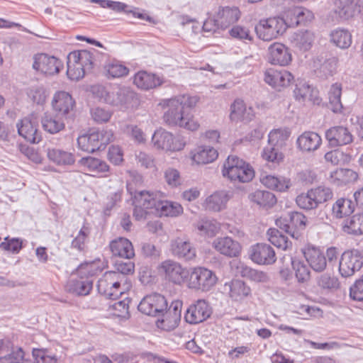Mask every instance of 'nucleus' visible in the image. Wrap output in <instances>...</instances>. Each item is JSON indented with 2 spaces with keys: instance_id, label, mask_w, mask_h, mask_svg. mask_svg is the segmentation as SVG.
I'll use <instances>...</instances> for the list:
<instances>
[{
  "instance_id": "nucleus-1",
  "label": "nucleus",
  "mask_w": 363,
  "mask_h": 363,
  "mask_svg": "<svg viewBox=\"0 0 363 363\" xmlns=\"http://www.w3.org/2000/svg\"><path fill=\"white\" fill-rule=\"evenodd\" d=\"M199 98L188 94L178 95L162 100L160 104L164 111L163 120L169 126H178L191 131H196L200 125L195 121L190 111L196 106Z\"/></svg>"
},
{
  "instance_id": "nucleus-2",
  "label": "nucleus",
  "mask_w": 363,
  "mask_h": 363,
  "mask_svg": "<svg viewBox=\"0 0 363 363\" xmlns=\"http://www.w3.org/2000/svg\"><path fill=\"white\" fill-rule=\"evenodd\" d=\"M128 286L127 277L113 271L104 273L97 283L98 291L112 300L117 299Z\"/></svg>"
},
{
  "instance_id": "nucleus-3",
  "label": "nucleus",
  "mask_w": 363,
  "mask_h": 363,
  "mask_svg": "<svg viewBox=\"0 0 363 363\" xmlns=\"http://www.w3.org/2000/svg\"><path fill=\"white\" fill-rule=\"evenodd\" d=\"M67 77L79 80L94 67V56L90 51L83 50L70 52L67 56Z\"/></svg>"
},
{
  "instance_id": "nucleus-4",
  "label": "nucleus",
  "mask_w": 363,
  "mask_h": 363,
  "mask_svg": "<svg viewBox=\"0 0 363 363\" xmlns=\"http://www.w3.org/2000/svg\"><path fill=\"white\" fill-rule=\"evenodd\" d=\"M113 139L114 135L111 130H101L79 136L77 144L81 150L92 153L104 150Z\"/></svg>"
},
{
  "instance_id": "nucleus-5",
  "label": "nucleus",
  "mask_w": 363,
  "mask_h": 363,
  "mask_svg": "<svg viewBox=\"0 0 363 363\" xmlns=\"http://www.w3.org/2000/svg\"><path fill=\"white\" fill-rule=\"evenodd\" d=\"M286 28L284 18H269L261 20L255 26L257 37L264 41H269L283 34Z\"/></svg>"
},
{
  "instance_id": "nucleus-6",
  "label": "nucleus",
  "mask_w": 363,
  "mask_h": 363,
  "mask_svg": "<svg viewBox=\"0 0 363 363\" xmlns=\"http://www.w3.org/2000/svg\"><path fill=\"white\" fill-rule=\"evenodd\" d=\"M152 143L157 149L171 152L180 151L186 145V140L183 136H174L163 129L157 130L154 133Z\"/></svg>"
},
{
  "instance_id": "nucleus-7",
  "label": "nucleus",
  "mask_w": 363,
  "mask_h": 363,
  "mask_svg": "<svg viewBox=\"0 0 363 363\" xmlns=\"http://www.w3.org/2000/svg\"><path fill=\"white\" fill-rule=\"evenodd\" d=\"M363 266V255L358 250L344 252L339 262V272L342 277L353 276Z\"/></svg>"
},
{
  "instance_id": "nucleus-8",
  "label": "nucleus",
  "mask_w": 363,
  "mask_h": 363,
  "mask_svg": "<svg viewBox=\"0 0 363 363\" xmlns=\"http://www.w3.org/2000/svg\"><path fill=\"white\" fill-rule=\"evenodd\" d=\"M158 269L166 280L177 285L182 284L189 275L186 268L183 267L180 263L172 259L163 261Z\"/></svg>"
},
{
  "instance_id": "nucleus-9",
  "label": "nucleus",
  "mask_w": 363,
  "mask_h": 363,
  "mask_svg": "<svg viewBox=\"0 0 363 363\" xmlns=\"http://www.w3.org/2000/svg\"><path fill=\"white\" fill-rule=\"evenodd\" d=\"M189 276V287L203 291L213 287L217 280L213 272L204 267L194 268Z\"/></svg>"
},
{
  "instance_id": "nucleus-10",
  "label": "nucleus",
  "mask_w": 363,
  "mask_h": 363,
  "mask_svg": "<svg viewBox=\"0 0 363 363\" xmlns=\"http://www.w3.org/2000/svg\"><path fill=\"white\" fill-rule=\"evenodd\" d=\"M138 308L145 315L157 316L167 308V301L164 296L154 293L145 296L140 302Z\"/></svg>"
},
{
  "instance_id": "nucleus-11",
  "label": "nucleus",
  "mask_w": 363,
  "mask_h": 363,
  "mask_svg": "<svg viewBox=\"0 0 363 363\" xmlns=\"http://www.w3.org/2000/svg\"><path fill=\"white\" fill-rule=\"evenodd\" d=\"M212 314V308L207 301L199 299L187 308L184 319L188 323L196 325L207 320Z\"/></svg>"
},
{
  "instance_id": "nucleus-12",
  "label": "nucleus",
  "mask_w": 363,
  "mask_h": 363,
  "mask_svg": "<svg viewBox=\"0 0 363 363\" xmlns=\"http://www.w3.org/2000/svg\"><path fill=\"white\" fill-rule=\"evenodd\" d=\"M62 62L54 56L45 53L35 55L33 68L44 74L53 75L58 73L62 67Z\"/></svg>"
},
{
  "instance_id": "nucleus-13",
  "label": "nucleus",
  "mask_w": 363,
  "mask_h": 363,
  "mask_svg": "<svg viewBox=\"0 0 363 363\" xmlns=\"http://www.w3.org/2000/svg\"><path fill=\"white\" fill-rule=\"evenodd\" d=\"M363 11L362 0H336L334 12L342 21L349 20Z\"/></svg>"
},
{
  "instance_id": "nucleus-14",
  "label": "nucleus",
  "mask_w": 363,
  "mask_h": 363,
  "mask_svg": "<svg viewBox=\"0 0 363 363\" xmlns=\"http://www.w3.org/2000/svg\"><path fill=\"white\" fill-rule=\"evenodd\" d=\"M294 80L293 74L284 69H269L264 73L265 82L278 91L289 86Z\"/></svg>"
},
{
  "instance_id": "nucleus-15",
  "label": "nucleus",
  "mask_w": 363,
  "mask_h": 363,
  "mask_svg": "<svg viewBox=\"0 0 363 363\" xmlns=\"http://www.w3.org/2000/svg\"><path fill=\"white\" fill-rule=\"evenodd\" d=\"M104 101L112 106H124L130 103L134 94L125 87H116L111 90H102Z\"/></svg>"
},
{
  "instance_id": "nucleus-16",
  "label": "nucleus",
  "mask_w": 363,
  "mask_h": 363,
  "mask_svg": "<svg viewBox=\"0 0 363 363\" xmlns=\"http://www.w3.org/2000/svg\"><path fill=\"white\" fill-rule=\"evenodd\" d=\"M182 302L179 300L173 301L169 307L160 315L162 316L161 327L166 330H173L178 326L181 320Z\"/></svg>"
},
{
  "instance_id": "nucleus-17",
  "label": "nucleus",
  "mask_w": 363,
  "mask_h": 363,
  "mask_svg": "<svg viewBox=\"0 0 363 363\" xmlns=\"http://www.w3.org/2000/svg\"><path fill=\"white\" fill-rule=\"evenodd\" d=\"M250 258L258 264H272L277 259L273 247L265 243H257L252 246Z\"/></svg>"
},
{
  "instance_id": "nucleus-18",
  "label": "nucleus",
  "mask_w": 363,
  "mask_h": 363,
  "mask_svg": "<svg viewBox=\"0 0 363 363\" xmlns=\"http://www.w3.org/2000/svg\"><path fill=\"white\" fill-rule=\"evenodd\" d=\"M325 138L330 147H337L350 144L353 135L349 129L342 125L334 126L325 132Z\"/></svg>"
},
{
  "instance_id": "nucleus-19",
  "label": "nucleus",
  "mask_w": 363,
  "mask_h": 363,
  "mask_svg": "<svg viewBox=\"0 0 363 363\" xmlns=\"http://www.w3.org/2000/svg\"><path fill=\"white\" fill-rule=\"evenodd\" d=\"M212 245L220 254L228 257H238L242 250L240 244L229 236L216 238Z\"/></svg>"
},
{
  "instance_id": "nucleus-20",
  "label": "nucleus",
  "mask_w": 363,
  "mask_h": 363,
  "mask_svg": "<svg viewBox=\"0 0 363 363\" xmlns=\"http://www.w3.org/2000/svg\"><path fill=\"white\" fill-rule=\"evenodd\" d=\"M302 252L310 267L316 272H323L327 267V259L324 253L318 248L308 245Z\"/></svg>"
},
{
  "instance_id": "nucleus-21",
  "label": "nucleus",
  "mask_w": 363,
  "mask_h": 363,
  "mask_svg": "<svg viewBox=\"0 0 363 363\" xmlns=\"http://www.w3.org/2000/svg\"><path fill=\"white\" fill-rule=\"evenodd\" d=\"M74 101L72 96L65 91L57 92L52 99L53 109L58 115L67 118L73 111Z\"/></svg>"
},
{
  "instance_id": "nucleus-22",
  "label": "nucleus",
  "mask_w": 363,
  "mask_h": 363,
  "mask_svg": "<svg viewBox=\"0 0 363 363\" xmlns=\"http://www.w3.org/2000/svg\"><path fill=\"white\" fill-rule=\"evenodd\" d=\"M171 251L174 256L186 261L194 259L196 255V249L192 244L179 238L172 241Z\"/></svg>"
},
{
  "instance_id": "nucleus-23",
  "label": "nucleus",
  "mask_w": 363,
  "mask_h": 363,
  "mask_svg": "<svg viewBox=\"0 0 363 363\" xmlns=\"http://www.w3.org/2000/svg\"><path fill=\"white\" fill-rule=\"evenodd\" d=\"M109 247L114 257L130 259L135 256L133 244L127 238L120 237L112 240Z\"/></svg>"
},
{
  "instance_id": "nucleus-24",
  "label": "nucleus",
  "mask_w": 363,
  "mask_h": 363,
  "mask_svg": "<svg viewBox=\"0 0 363 363\" xmlns=\"http://www.w3.org/2000/svg\"><path fill=\"white\" fill-rule=\"evenodd\" d=\"M254 117L253 109L247 107L243 100L236 99L230 106V119L231 121L249 122Z\"/></svg>"
},
{
  "instance_id": "nucleus-25",
  "label": "nucleus",
  "mask_w": 363,
  "mask_h": 363,
  "mask_svg": "<svg viewBox=\"0 0 363 363\" xmlns=\"http://www.w3.org/2000/svg\"><path fill=\"white\" fill-rule=\"evenodd\" d=\"M18 134L30 143H38L41 139L40 133L30 119L25 118L16 125Z\"/></svg>"
},
{
  "instance_id": "nucleus-26",
  "label": "nucleus",
  "mask_w": 363,
  "mask_h": 363,
  "mask_svg": "<svg viewBox=\"0 0 363 363\" xmlns=\"http://www.w3.org/2000/svg\"><path fill=\"white\" fill-rule=\"evenodd\" d=\"M269 60L272 64L281 66L287 65L291 61V54L281 43H275L269 48Z\"/></svg>"
},
{
  "instance_id": "nucleus-27",
  "label": "nucleus",
  "mask_w": 363,
  "mask_h": 363,
  "mask_svg": "<svg viewBox=\"0 0 363 363\" xmlns=\"http://www.w3.org/2000/svg\"><path fill=\"white\" fill-rule=\"evenodd\" d=\"M217 23L221 29H225L236 23L240 18V12L238 7H219L216 14Z\"/></svg>"
},
{
  "instance_id": "nucleus-28",
  "label": "nucleus",
  "mask_w": 363,
  "mask_h": 363,
  "mask_svg": "<svg viewBox=\"0 0 363 363\" xmlns=\"http://www.w3.org/2000/svg\"><path fill=\"white\" fill-rule=\"evenodd\" d=\"M320 136L312 131H306L302 133L297 139L298 147L304 152L316 150L321 145Z\"/></svg>"
},
{
  "instance_id": "nucleus-29",
  "label": "nucleus",
  "mask_w": 363,
  "mask_h": 363,
  "mask_svg": "<svg viewBox=\"0 0 363 363\" xmlns=\"http://www.w3.org/2000/svg\"><path fill=\"white\" fill-rule=\"evenodd\" d=\"M314 41V34L308 30H301L295 32L291 38L292 45L301 51H307L312 47Z\"/></svg>"
},
{
  "instance_id": "nucleus-30",
  "label": "nucleus",
  "mask_w": 363,
  "mask_h": 363,
  "mask_svg": "<svg viewBox=\"0 0 363 363\" xmlns=\"http://www.w3.org/2000/svg\"><path fill=\"white\" fill-rule=\"evenodd\" d=\"M133 82L138 88L144 90L154 89L162 84L160 77L146 71H140L136 73Z\"/></svg>"
},
{
  "instance_id": "nucleus-31",
  "label": "nucleus",
  "mask_w": 363,
  "mask_h": 363,
  "mask_svg": "<svg viewBox=\"0 0 363 363\" xmlns=\"http://www.w3.org/2000/svg\"><path fill=\"white\" fill-rule=\"evenodd\" d=\"M244 165V160L240 159L235 155H230L223 164L222 169L223 176L228 177L230 180L236 182V179L240 177L239 171L241 167Z\"/></svg>"
},
{
  "instance_id": "nucleus-32",
  "label": "nucleus",
  "mask_w": 363,
  "mask_h": 363,
  "mask_svg": "<svg viewBox=\"0 0 363 363\" xmlns=\"http://www.w3.org/2000/svg\"><path fill=\"white\" fill-rule=\"evenodd\" d=\"M93 287V279L86 277L84 279L79 277L70 280L67 284V290L77 296L88 295Z\"/></svg>"
},
{
  "instance_id": "nucleus-33",
  "label": "nucleus",
  "mask_w": 363,
  "mask_h": 363,
  "mask_svg": "<svg viewBox=\"0 0 363 363\" xmlns=\"http://www.w3.org/2000/svg\"><path fill=\"white\" fill-rule=\"evenodd\" d=\"M250 201L259 207L270 208L277 203L274 194L268 191L257 190L248 195Z\"/></svg>"
},
{
  "instance_id": "nucleus-34",
  "label": "nucleus",
  "mask_w": 363,
  "mask_h": 363,
  "mask_svg": "<svg viewBox=\"0 0 363 363\" xmlns=\"http://www.w3.org/2000/svg\"><path fill=\"white\" fill-rule=\"evenodd\" d=\"M218 157L217 150L210 146H200L191 152V159L197 164H208Z\"/></svg>"
},
{
  "instance_id": "nucleus-35",
  "label": "nucleus",
  "mask_w": 363,
  "mask_h": 363,
  "mask_svg": "<svg viewBox=\"0 0 363 363\" xmlns=\"http://www.w3.org/2000/svg\"><path fill=\"white\" fill-rule=\"evenodd\" d=\"M294 94L296 100L305 101L308 99L317 104L321 101V99L316 96L317 91L306 82H300L296 84Z\"/></svg>"
},
{
  "instance_id": "nucleus-36",
  "label": "nucleus",
  "mask_w": 363,
  "mask_h": 363,
  "mask_svg": "<svg viewBox=\"0 0 363 363\" xmlns=\"http://www.w3.org/2000/svg\"><path fill=\"white\" fill-rule=\"evenodd\" d=\"M63 116L56 113H45L42 118L41 123L44 130L51 134H55L65 128Z\"/></svg>"
},
{
  "instance_id": "nucleus-37",
  "label": "nucleus",
  "mask_w": 363,
  "mask_h": 363,
  "mask_svg": "<svg viewBox=\"0 0 363 363\" xmlns=\"http://www.w3.org/2000/svg\"><path fill=\"white\" fill-rule=\"evenodd\" d=\"M79 164L87 171L97 174L109 171V166L106 162L93 157H82L79 161Z\"/></svg>"
},
{
  "instance_id": "nucleus-38",
  "label": "nucleus",
  "mask_w": 363,
  "mask_h": 363,
  "mask_svg": "<svg viewBox=\"0 0 363 363\" xmlns=\"http://www.w3.org/2000/svg\"><path fill=\"white\" fill-rule=\"evenodd\" d=\"M158 201L157 194L147 191H136L133 199V203H137L154 212L156 211Z\"/></svg>"
},
{
  "instance_id": "nucleus-39",
  "label": "nucleus",
  "mask_w": 363,
  "mask_h": 363,
  "mask_svg": "<svg viewBox=\"0 0 363 363\" xmlns=\"http://www.w3.org/2000/svg\"><path fill=\"white\" fill-rule=\"evenodd\" d=\"M329 108L334 113H341L343 106L341 102L342 84L334 83L331 85L328 93Z\"/></svg>"
},
{
  "instance_id": "nucleus-40",
  "label": "nucleus",
  "mask_w": 363,
  "mask_h": 363,
  "mask_svg": "<svg viewBox=\"0 0 363 363\" xmlns=\"http://www.w3.org/2000/svg\"><path fill=\"white\" fill-rule=\"evenodd\" d=\"M354 211L353 201L348 199L340 198L333 205L332 213L337 218L349 216Z\"/></svg>"
},
{
  "instance_id": "nucleus-41",
  "label": "nucleus",
  "mask_w": 363,
  "mask_h": 363,
  "mask_svg": "<svg viewBox=\"0 0 363 363\" xmlns=\"http://www.w3.org/2000/svg\"><path fill=\"white\" fill-rule=\"evenodd\" d=\"M47 155L50 160L58 165H70L74 162V157L72 153L60 149H48Z\"/></svg>"
},
{
  "instance_id": "nucleus-42",
  "label": "nucleus",
  "mask_w": 363,
  "mask_h": 363,
  "mask_svg": "<svg viewBox=\"0 0 363 363\" xmlns=\"http://www.w3.org/2000/svg\"><path fill=\"white\" fill-rule=\"evenodd\" d=\"M330 41L341 49L348 48L352 44V35L346 29L337 28L330 33Z\"/></svg>"
},
{
  "instance_id": "nucleus-43",
  "label": "nucleus",
  "mask_w": 363,
  "mask_h": 363,
  "mask_svg": "<svg viewBox=\"0 0 363 363\" xmlns=\"http://www.w3.org/2000/svg\"><path fill=\"white\" fill-rule=\"evenodd\" d=\"M182 211L183 208L178 203L159 200L155 213L160 216H177Z\"/></svg>"
},
{
  "instance_id": "nucleus-44",
  "label": "nucleus",
  "mask_w": 363,
  "mask_h": 363,
  "mask_svg": "<svg viewBox=\"0 0 363 363\" xmlns=\"http://www.w3.org/2000/svg\"><path fill=\"white\" fill-rule=\"evenodd\" d=\"M260 182L269 189L279 191H284L289 187V181L283 177H277L274 175H262Z\"/></svg>"
},
{
  "instance_id": "nucleus-45",
  "label": "nucleus",
  "mask_w": 363,
  "mask_h": 363,
  "mask_svg": "<svg viewBox=\"0 0 363 363\" xmlns=\"http://www.w3.org/2000/svg\"><path fill=\"white\" fill-rule=\"evenodd\" d=\"M238 269L242 277H246L255 282L264 284L269 281V277L267 273L252 269L244 264H241L238 267Z\"/></svg>"
},
{
  "instance_id": "nucleus-46",
  "label": "nucleus",
  "mask_w": 363,
  "mask_h": 363,
  "mask_svg": "<svg viewBox=\"0 0 363 363\" xmlns=\"http://www.w3.org/2000/svg\"><path fill=\"white\" fill-rule=\"evenodd\" d=\"M343 230L345 233L354 235L363 234V213L354 215L345 221Z\"/></svg>"
},
{
  "instance_id": "nucleus-47",
  "label": "nucleus",
  "mask_w": 363,
  "mask_h": 363,
  "mask_svg": "<svg viewBox=\"0 0 363 363\" xmlns=\"http://www.w3.org/2000/svg\"><path fill=\"white\" fill-rule=\"evenodd\" d=\"M251 294L250 288L242 281L233 280L230 286V296L235 301H241Z\"/></svg>"
},
{
  "instance_id": "nucleus-48",
  "label": "nucleus",
  "mask_w": 363,
  "mask_h": 363,
  "mask_svg": "<svg viewBox=\"0 0 363 363\" xmlns=\"http://www.w3.org/2000/svg\"><path fill=\"white\" fill-rule=\"evenodd\" d=\"M228 200V195L225 191H216L206 199V208L213 211H220L225 207Z\"/></svg>"
},
{
  "instance_id": "nucleus-49",
  "label": "nucleus",
  "mask_w": 363,
  "mask_h": 363,
  "mask_svg": "<svg viewBox=\"0 0 363 363\" xmlns=\"http://www.w3.org/2000/svg\"><path fill=\"white\" fill-rule=\"evenodd\" d=\"M196 228L200 235L213 237L220 230L219 223L211 219H201L196 223Z\"/></svg>"
},
{
  "instance_id": "nucleus-50",
  "label": "nucleus",
  "mask_w": 363,
  "mask_h": 363,
  "mask_svg": "<svg viewBox=\"0 0 363 363\" xmlns=\"http://www.w3.org/2000/svg\"><path fill=\"white\" fill-rule=\"evenodd\" d=\"M291 16V23L296 26L305 24L311 21L313 18V13L308 9L303 7H295L290 11Z\"/></svg>"
},
{
  "instance_id": "nucleus-51",
  "label": "nucleus",
  "mask_w": 363,
  "mask_h": 363,
  "mask_svg": "<svg viewBox=\"0 0 363 363\" xmlns=\"http://www.w3.org/2000/svg\"><path fill=\"white\" fill-rule=\"evenodd\" d=\"M291 231L294 233V238L298 235V230H303L306 225V217L301 213L291 211L286 213Z\"/></svg>"
},
{
  "instance_id": "nucleus-52",
  "label": "nucleus",
  "mask_w": 363,
  "mask_h": 363,
  "mask_svg": "<svg viewBox=\"0 0 363 363\" xmlns=\"http://www.w3.org/2000/svg\"><path fill=\"white\" fill-rule=\"evenodd\" d=\"M289 135L290 132L286 129L279 128L273 130L268 135L269 145L281 148L285 145Z\"/></svg>"
},
{
  "instance_id": "nucleus-53",
  "label": "nucleus",
  "mask_w": 363,
  "mask_h": 363,
  "mask_svg": "<svg viewBox=\"0 0 363 363\" xmlns=\"http://www.w3.org/2000/svg\"><path fill=\"white\" fill-rule=\"evenodd\" d=\"M228 33L231 38L238 40L242 41L245 43L253 41V35H252L250 29L244 26L235 25L233 26L229 30Z\"/></svg>"
},
{
  "instance_id": "nucleus-54",
  "label": "nucleus",
  "mask_w": 363,
  "mask_h": 363,
  "mask_svg": "<svg viewBox=\"0 0 363 363\" xmlns=\"http://www.w3.org/2000/svg\"><path fill=\"white\" fill-rule=\"evenodd\" d=\"M280 147L268 144V145L264 148L262 157L267 162L279 164L284 159V155L280 151Z\"/></svg>"
},
{
  "instance_id": "nucleus-55",
  "label": "nucleus",
  "mask_w": 363,
  "mask_h": 363,
  "mask_svg": "<svg viewBox=\"0 0 363 363\" xmlns=\"http://www.w3.org/2000/svg\"><path fill=\"white\" fill-rule=\"evenodd\" d=\"M291 264L298 282L303 283L309 279L310 269L303 261L294 259L291 260Z\"/></svg>"
},
{
  "instance_id": "nucleus-56",
  "label": "nucleus",
  "mask_w": 363,
  "mask_h": 363,
  "mask_svg": "<svg viewBox=\"0 0 363 363\" xmlns=\"http://www.w3.org/2000/svg\"><path fill=\"white\" fill-rule=\"evenodd\" d=\"M77 274L79 277L86 279L89 277L91 279V277L96 274H97L101 269L97 266V264L94 262H84L81 264L77 269H76Z\"/></svg>"
},
{
  "instance_id": "nucleus-57",
  "label": "nucleus",
  "mask_w": 363,
  "mask_h": 363,
  "mask_svg": "<svg viewBox=\"0 0 363 363\" xmlns=\"http://www.w3.org/2000/svg\"><path fill=\"white\" fill-rule=\"evenodd\" d=\"M269 241L274 246L282 250H287L291 245V242L289 241L288 238L281 234L278 230H270Z\"/></svg>"
},
{
  "instance_id": "nucleus-58",
  "label": "nucleus",
  "mask_w": 363,
  "mask_h": 363,
  "mask_svg": "<svg viewBox=\"0 0 363 363\" xmlns=\"http://www.w3.org/2000/svg\"><path fill=\"white\" fill-rule=\"evenodd\" d=\"M311 190L318 206L331 199L333 196L332 190L325 186H320Z\"/></svg>"
},
{
  "instance_id": "nucleus-59",
  "label": "nucleus",
  "mask_w": 363,
  "mask_h": 363,
  "mask_svg": "<svg viewBox=\"0 0 363 363\" xmlns=\"http://www.w3.org/2000/svg\"><path fill=\"white\" fill-rule=\"evenodd\" d=\"M297 205L306 210L316 208L318 206L313 198L311 190H308L306 194H301L296 199Z\"/></svg>"
},
{
  "instance_id": "nucleus-60",
  "label": "nucleus",
  "mask_w": 363,
  "mask_h": 363,
  "mask_svg": "<svg viewBox=\"0 0 363 363\" xmlns=\"http://www.w3.org/2000/svg\"><path fill=\"white\" fill-rule=\"evenodd\" d=\"M108 77L119 78L128 74V69L118 62L109 63L106 67Z\"/></svg>"
},
{
  "instance_id": "nucleus-61",
  "label": "nucleus",
  "mask_w": 363,
  "mask_h": 363,
  "mask_svg": "<svg viewBox=\"0 0 363 363\" xmlns=\"http://www.w3.org/2000/svg\"><path fill=\"white\" fill-rule=\"evenodd\" d=\"M317 284L323 289H337L340 286L337 278L331 277L330 274H321L317 279Z\"/></svg>"
},
{
  "instance_id": "nucleus-62",
  "label": "nucleus",
  "mask_w": 363,
  "mask_h": 363,
  "mask_svg": "<svg viewBox=\"0 0 363 363\" xmlns=\"http://www.w3.org/2000/svg\"><path fill=\"white\" fill-rule=\"evenodd\" d=\"M0 363H32L30 360L24 358V352L18 348L11 353L0 357Z\"/></svg>"
},
{
  "instance_id": "nucleus-63",
  "label": "nucleus",
  "mask_w": 363,
  "mask_h": 363,
  "mask_svg": "<svg viewBox=\"0 0 363 363\" xmlns=\"http://www.w3.org/2000/svg\"><path fill=\"white\" fill-rule=\"evenodd\" d=\"M22 247V240L19 238L9 239V237H6L4 238V241L0 243L1 250L11 252L13 254H18Z\"/></svg>"
},
{
  "instance_id": "nucleus-64",
  "label": "nucleus",
  "mask_w": 363,
  "mask_h": 363,
  "mask_svg": "<svg viewBox=\"0 0 363 363\" xmlns=\"http://www.w3.org/2000/svg\"><path fill=\"white\" fill-rule=\"evenodd\" d=\"M337 68V60L332 57L325 60L318 69V73L321 77H328L332 76Z\"/></svg>"
}]
</instances>
